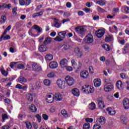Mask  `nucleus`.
I'll return each mask as SVG.
<instances>
[{
  "instance_id": "37998d69",
  "label": "nucleus",
  "mask_w": 129,
  "mask_h": 129,
  "mask_svg": "<svg viewBox=\"0 0 129 129\" xmlns=\"http://www.w3.org/2000/svg\"><path fill=\"white\" fill-rule=\"evenodd\" d=\"M84 89V87H83V88L82 89V90H83L84 92H86L88 94L89 93H92V92H93V91L92 90H91V91H90V90H89V91L87 89Z\"/></svg>"
},
{
  "instance_id": "423d86ee",
  "label": "nucleus",
  "mask_w": 129,
  "mask_h": 129,
  "mask_svg": "<svg viewBox=\"0 0 129 129\" xmlns=\"http://www.w3.org/2000/svg\"><path fill=\"white\" fill-rule=\"evenodd\" d=\"M74 52L76 54V56H77L78 58H82L83 53L82 52V51L80 50L79 48L76 47L74 50Z\"/></svg>"
},
{
  "instance_id": "dca6fc26",
  "label": "nucleus",
  "mask_w": 129,
  "mask_h": 129,
  "mask_svg": "<svg viewBox=\"0 0 129 129\" xmlns=\"http://www.w3.org/2000/svg\"><path fill=\"white\" fill-rule=\"evenodd\" d=\"M61 67H65L68 64V60L66 58H62L59 62Z\"/></svg>"
},
{
  "instance_id": "6e6552de",
  "label": "nucleus",
  "mask_w": 129,
  "mask_h": 129,
  "mask_svg": "<svg viewBox=\"0 0 129 129\" xmlns=\"http://www.w3.org/2000/svg\"><path fill=\"white\" fill-rule=\"evenodd\" d=\"M52 19L54 20H53V24L51 25L52 27H54L57 29H59V28L61 27V23H60V21H59V20L56 18H52Z\"/></svg>"
},
{
  "instance_id": "de8ad7c7",
  "label": "nucleus",
  "mask_w": 129,
  "mask_h": 129,
  "mask_svg": "<svg viewBox=\"0 0 129 129\" xmlns=\"http://www.w3.org/2000/svg\"><path fill=\"white\" fill-rule=\"evenodd\" d=\"M93 129H101V126L97 124H95L93 127Z\"/></svg>"
},
{
  "instance_id": "393cba45",
  "label": "nucleus",
  "mask_w": 129,
  "mask_h": 129,
  "mask_svg": "<svg viewBox=\"0 0 129 129\" xmlns=\"http://www.w3.org/2000/svg\"><path fill=\"white\" fill-rule=\"evenodd\" d=\"M39 50L40 52H46L47 51V47L44 45H42L39 47Z\"/></svg>"
},
{
  "instance_id": "49530a36",
  "label": "nucleus",
  "mask_w": 129,
  "mask_h": 129,
  "mask_svg": "<svg viewBox=\"0 0 129 129\" xmlns=\"http://www.w3.org/2000/svg\"><path fill=\"white\" fill-rule=\"evenodd\" d=\"M74 38L75 40H76V41H77L79 43H81V41H82V39L77 37V36L74 35Z\"/></svg>"
},
{
  "instance_id": "2f4dec72",
  "label": "nucleus",
  "mask_w": 129,
  "mask_h": 129,
  "mask_svg": "<svg viewBox=\"0 0 129 129\" xmlns=\"http://www.w3.org/2000/svg\"><path fill=\"white\" fill-rule=\"evenodd\" d=\"M128 50H129V44L126 43L124 47V51L123 52L125 53H127L128 52Z\"/></svg>"
},
{
  "instance_id": "69168bd1",
  "label": "nucleus",
  "mask_w": 129,
  "mask_h": 129,
  "mask_svg": "<svg viewBox=\"0 0 129 129\" xmlns=\"http://www.w3.org/2000/svg\"><path fill=\"white\" fill-rule=\"evenodd\" d=\"M89 71L90 73H91V74H93V68H92V67H89Z\"/></svg>"
},
{
  "instance_id": "6e6d98bb",
  "label": "nucleus",
  "mask_w": 129,
  "mask_h": 129,
  "mask_svg": "<svg viewBox=\"0 0 129 129\" xmlns=\"http://www.w3.org/2000/svg\"><path fill=\"white\" fill-rule=\"evenodd\" d=\"M19 4L20 6H25L26 2L24 0H19Z\"/></svg>"
},
{
  "instance_id": "c9c22d12",
  "label": "nucleus",
  "mask_w": 129,
  "mask_h": 129,
  "mask_svg": "<svg viewBox=\"0 0 129 129\" xmlns=\"http://www.w3.org/2000/svg\"><path fill=\"white\" fill-rule=\"evenodd\" d=\"M30 110L32 112H36V111H37V108L35 106V105H31Z\"/></svg>"
},
{
  "instance_id": "0e129e2a",
  "label": "nucleus",
  "mask_w": 129,
  "mask_h": 129,
  "mask_svg": "<svg viewBox=\"0 0 129 129\" xmlns=\"http://www.w3.org/2000/svg\"><path fill=\"white\" fill-rule=\"evenodd\" d=\"M23 86H22V85L20 84H18L16 86V88H18V89H22Z\"/></svg>"
},
{
  "instance_id": "a211bd4d",
  "label": "nucleus",
  "mask_w": 129,
  "mask_h": 129,
  "mask_svg": "<svg viewBox=\"0 0 129 129\" xmlns=\"http://www.w3.org/2000/svg\"><path fill=\"white\" fill-rule=\"evenodd\" d=\"M49 67L51 69H55L58 67V63L56 61H52L49 63Z\"/></svg>"
},
{
  "instance_id": "09e8293b",
  "label": "nucleus",
  "mask_w": 129,
  "mask_h": 129,
  "mask_svg": "<svg viewBox=\"0 0 129 129\" xmlns=\"http://www.w3.org/2000/svg\"><path fill=\"white\" fill-rule=\"evenodd\" d=\"M58 34H60V35L62 36L63 39L64 38H65V37H66V31H61L59 32Z\"/></svg>"
},
{
  "instance_id": "5701e85b",
  "label": "nucleus",
  "mask_w": 129,
  "mask_h": 129,
  "mask_svg": "<svg viewBox=\"0 0 129 129\" xmlns=\"http://www.w3.org/2000/svg\"><path fill=\"white\" fill-rule=\"evenodd\" d=\"M19 83H26L27 82V79L23 76H21L18 78Z\"/></svg>"
},
{
  "instance_id": "9d476101",
  "label": "nucleus",
  "mask_w": 129,
  "mask_h": 129,
  "mask_svg": "<svg viewBox=\"0 0 129 129\" xmlns=\"http://www.w3.org/2000/svg\"><path fill=\"white\" fill-rule=\"evenodd\" d=\"M80 75L82 78L86 79L88 77L89 74L87 71H82L80 74Z\"/></svg>"
},
{
  "instance_id": "4d7b16f0",
  "label": "nucleus",
  "mask_w": 129,
  "mask_h": 129,
  "mask_svg": "<svg viewBox=\"0 0 129 129\" xmlns=\"http://www.w3.org/2000/svg\"><path fill=\"white\" fill-rule=\"evenodd\" d=\"M71 62L73 67H76V66L77 65V63H76V61H75V60L72 59Z\"/></svg>"
},
{
  "instance_id": "2eb2a0df",
  "label": "nucleus",
  "mask_w": 129,
  "mask_h": 129,
  "mask_svg": "<svg viewBox=\"0 0 129 129\" xmlns=\"http://www.w3.org/2000/svg\"><path fill=\"white\" fill-rule=\"evenodd\" d=\"M31 65L34 71H41V67L39 66L37 63H32Z\"/></svg>"
},
{
  "instance_id": "774afa93",
  "label": "nucleus",
  "mask_w": 129,
  "mask_h": 129,
  "mask_svg": "<svg viewBox=\"0 0 129 129\" xmlns=\"http://www.w3.org/2000/svg\"><path fill=\"white\" fill-rule=\"evenodd\" d=\"M10 39H11V36H10V35H9L5 36L4 38V40H10Z\"/></svg>"
},
{
  "instance_id": "cd10ccee",
  "label": "nucleus",
  "mask_w": 129,
  "mask_h": 129,
  "mask_svg": "<svg viewBox=\"0 0 129 129\" xmlns=\"http://www.w3.org/2000/svg\"><path fill=\"white\" fill-rule=\"evenodd\" d=\"M7 21V16L2 15L1 16L0 23L1 24H5Z\"/></svg>"
},
{
  "instance_id": "3c124183",
  "label": "nucleus",
  "mask_w": 129,
  "mask_h": 129,
  "mask_svg": "<svg viewBox=\"0 0 129 129\" xmlns=\"http://www.w3.org/2000/svg\"><path fill=\"white\" fill-rule=\"evenodd\" d=\"M124 11L126 14H129V7L125 6L124 7Z\"/></svg>"
},
{
  "instance_id": "0eeeda50",
  "label": "nucleus",
  "mask_w": 129,
  "mask_h": 129,
  "mask_svg": "<svg viewBox=\"0 0 129 129\" xmlns=\"http://www.w3.org/2000/svg\"><path fill=\"white\" fill-rule=\"evenodd\" d=\"M56 84L60 89H64L65 88V82L62 81L60 79L57 80Z\"/></svg>"
},
{
  "instance_id": "ea45409f",
  "label": "nucleus",
  "mask_w": 129,
  "mask_h": 129,
  "mask_svg": "<svg viewBox=\"0 0 129 129\" xmlns=\"http://www.w3.org/2000/svg\"><path fill=\"white\" fill-rule=\"evenodd\" d=\"M96 4L99 5V6H104L105 5V2L103 0L98 1L96 2Z\"/></svg>"
},
{
  "instance_id": "f3484780",
  "label": "nucleus",
  "mask_w": 129,
  "mask_h": 129,
  "mask_svg": "<svg viewBox=\"0 0 129 129\" xmlns=\"http://www.w3.org/2000/svg\"><path fill=\"white\" fill-rule=\"evenodd\" d=\"M97 102H98V107L99 108H104L105 105H104L103 101L101 100V98H98Z\"/></svg>"
},
{
  "instance_id": "680f3d73",
  "label": "nucleus",
  "mask_w": 129,
  "mask_h": 129,
  "mask_svg": "<svg viewBox=\"0 0 129 129\" xmlns=\"http://www.w3.org/2000/svg\"><path fill=\"white\" fill-rule=\"evenodd\" d=\"M47 77H48L49 78H52V77H54V73H50V74H48L47 75Z\"/></svg>"
},
{
  "instance_id": "72a5a7b5",
  "label": "nucleus",
  "mask_w": 129,
  "mask_h": 129,
  "mask_svg": "<svg viewBox=\"0 0 129 129\" xmlns=\"http://www.w3.org/2000/svg\"><path fill=\"white\" fill-rule=\"evenodd\" d=\"M102 47L103 49L107 50V51L110 50V47H109V45L108 44H105L103 45Z\"/></svg>"
},
{
  "instance_id": "f704fd0d",
  "label": "nucleus",
  "mask_w": 129,
  "mask_h": 129,
  "mask_svg": "<svg viewBox=\"0 0 129 129\" xmlns=\"http://www.w3.org/2000/svg\"><path fill=\"white\" fill-rule=\"evenodd\" d=\"M43 83L46 86H50L51 84V81L49 80H44Z\"/></svg>"
},
{
  "instance_id": "7ed1b4c3",
  "label": "nucleus",
  "mask_w": 129,
  "mask_h": 129,
  "mask_svg": "<svg viewBox=\"0 0 129 129\" xmlns=\"http://www.w3.org/2000/svg\"><path fill=\"white\" fill-rule=\"evenodd\" d=\"M45 99L48 103H53L54 102V96L53 94H48L46 95Z\"/></svg>"
},
{
  "instance_id": "aec40b11",
  "label": "nucleus",
  "mask_w": 129,
  "mask_h": 129,
  "mask_svg": "<svg viewBox=\"0 0 129 129\" xmlns=\"http://www.w3.org/2000/svg\"><path fill=\"white\" fill-rule=\"evenodd\" d=\"M106 110L107 111H108V113L110 115H114V114L116 113V111L112 110V109L111 108V107L107 108Z\"/></svg>"
},
{
  "instance_id": "4be33fe9",
  "label": "nucleus",
  "mask_w": 129,
  "mask_h": 129,
  "mask_svg": "<svg viewBox=\"0 0 129 129\" xmlns=\"http://www.w3.org/2000/svg\"><path fill=\"white\" fill-rule=\"evenodd\" d=\"M94 85L95 87H99L101 85V82L98 80L95 79L94 80Z\"/></svg>"
},
{
  "instance_id": "39448f33",
  "label": "nucleus",
  "mask_w": 129,
  "mask_h": 129,
  "mask_svg": "<svg viewBox=\"0 0 129 129\" xmlns=\"http://www.w3.org/2000/svg\"><path fill=\"white\" fill-rule=\"evenodd\" d=\"M113 89V85L111 84H106L104 86V90L105 92H109Z\"/></svg>"
},
{
  "instance_id": "8fccbe9b",
  "label": "nucleus",
  "mask_w": 129,
  "mask_h": 129,
  "mask_svg": "<svg viewBox=\"0 0 129 129\" xmlns=\"http://www.w3.org/2000/svg\"><path fill=\"white\" fill-rule=\"evenodd\" d=\"M42 117L44 120H48V118H49V116L46 114H43Z\"/></svg>"
},
{
  "instance_id": "1a4fd4ad",
  "label": "nucleus",
  "mask_w": 129,
  "mask_h": 129,
  "mask_svg": "<svg viewBox=\"0 0 129 129\" xmlns=\"http://www.w3.org/2000/svg\"><path fill=\"white\" fill-rule=\"evenodd\" d=\"M105 118L103 116H100V117L98 118L97 120V122L100 125H104L105 124Z\"/></svg>"
},
{
  "instance_id": "a18cd8bd",
  "label": "nucleus",
  "mask_w": 129,
  "mask_h": 129,
  "mask_svg": "<svg viewBox=\"0 0 129 129\" xmlns=\"http://www.w3.org/2000/svg\"><path fill=\"white\" fill-rule=\"evenodd\" d=\"M4 9H7V4H2L0 5V10H3Z\"/></svg>"
},
{
  "instance_id": "6ab92c4d",
  "label": "nucleus",
  "mask_w": 129,
  "mask_h": 129,
  "mask_svg": "<svg viewBox=\"0 0 129 129\" xmlns=\"http://www.w3.org/2000/svg\"><path fill=\"white\" fill-rule=\"evenodd\" d=\"M73 94L75 95V96L78 97L80 95L79 89L75 88L73 89L72 91Z\"/></svg>"
},
{
  "instance_id": "f257e3e1",
  "label": "nucleus",
  "mask_w": 129,
  "mask_h": 129,
  "mask_svg": "<svg viewBox=\"0 0 129 129\" xmlns=\"http://www.w3.org/2000/svg\"><path fill=\"white\" fill-rule=\"evenodd\" d=\"M76 32L80 36H84L85 35V29L82 26H78L75 29Z\"/></svg>"
},
{
  "instance_id": "338daca9",
  "label": "nucleus",
  "mask_w": 129,
  "mask_h": 129,
  "mask_svg": "<svg viewBox=\"0 0 129 129\" xmlns=\"http://www.w3.org/2000/svg\"><path fill=\"white\" fill-rule=\"evenodd\" d=\"M25 67V66H24V64H19L17 67V68H18V69H23V68Z\"/></svg>"
},
{
  "instance_id": "7c9ffc66",
  "label": "nucleus",
  "mask_w": 129,
  "mask_h": 129,
  "mask_svg": "<svg viewBox=\"0 0 129 129\" xmlns=\"http://www.w3.org/2000/svg\"><path fill=\"white\" fill-rule=\"evenodd\" d=\"M89 108H90V109H91V110H93L96 108V105L94 102H92L89 105Z\"/></svg>"
},
{
  "instance_id": "4c0bfd02",
  "label": "nucleus",
  "mask_w": 129,
  "mask_h": 129,
  "mask_svg": "<svg viewBox=\"0 0 129 129\" xmlns=\"http://www.w3.org/2000/svg\"><path fill=\"white\" fill-rule=\"evenodd\" d=\"M83 128V129H89V128H90V124H89V123H88V122H87V123L84 124Z\"/></svg>"
},
{
  "instance_id": "c03bdc74",
  "label": "nucleus",
  "mask_w": 129,
  "mask_h": 129,
  "mask_svg": "<svg viewBox=\"0 0 129 129\" xmlns=\"http://www.w3.org/2000/svg\"><path fill=\"white\" fill-rule=\"evenodd\" d=\"M26 127L28 129H31L32 128V124L30 122H26Z\"/></svg>"
},
{
  "instance_id": "bf43d9fd",
  "label": "nucleus",
  "mask_w": 129,
  "mask_h": 129,
  "mask_svg": "<svg viewBox=\"0 0 129 129\" xmlns=\"http://www.w3.org/2000/svg\"><path fill=\"white\" fill-rule=\"evenodd\" d=\"M42 5H40L39 6H37V8L35 9L36 12H39L41 9L42 8Z\"/></svg>"
},
{
  "instance_id": "f8f14e48",
  "label": "nucleus",
  "mask_w": 129,
  "mask_h": 129,
  "mask_svg": "<svg viewBox=\"0 0 129 129\" xmlns=\"http://www.w3.org/2000/svg\"><path fill=\"white\" fill-rule=\"evenodd\" d=\"M116 86L119 90H122L123 89V84H122V82L120 80L116 82Z\"/></svg>"
},
{
  "instance_id": "13d9d810",
  "label": "nucleus",
  "mask_w": 129,
  "mask_h": 129,
  "mask_svg": "<svg viewBox=\"0 0 129 129\" xmlns=\"http://www.w3.org/2000/svg\"><path fill=\"white\" fill-rule=\"evenodd\" d=\"M23 117H24V114L23 113L19 114L18 116V118L19 119H21V120L23 119Z\"/></svg>"
},
{
  "instance_id": "58836bf2",
  "label": "nucleus",
  "mask_w": 129,
  "mask_h": 129,
  "mask_svg": "<svg viewBox=\"0 0 129 129\" xmlns=\"http://www.w3.org/2000/svg\"><path fill=\"white\" fill-rule=\"evenodd\" d=\"M9 119V117L8 116V114H3V116H2L3 122L6 121V120H7V119Z\"/></svg>"
},
{
  "instance_id": "20e7f679",
  "label": "nucleus",
  "mask_w": 129,
  "mask_h": 129,
  "mask_svg": "<svg viewBox=\"0 0 129 129\" xmlns=\"http://www.w3.org/2000/svg\"><path fill=\"white\" fill-rule=\"evenodd\" d=\"M65 81L69 86H72L74 84V79L70 76L66 77Z\"/></svg>"
},
{
  "instance_id": "473e14b6",
  "label": "nucleus",
  "mask_w": 129,
  "mask_h": 129,
  "mask_svg": "<svg viewBox=\"0 0 129 129\" xmlns=\"http://www.w3.org/2000/svg\"><path fill=\"white\" fill-rule=\"evenodd\" d=\"M61 113L64 117H68V114H67V111H66V110L63 109L61 111Z\"/></svg>"
},
{
  "instance_id": "412c9836",
  "label": "nucleus",
  "mask_w": 129,
  "mask_h": 129,
  "mask_svg": "<svg viewBox=\"0 0 129 129\" xmlns=\"http://www.w3.org/2000/svg\"><path fill=\"white\" fill-rule=\"evenodd\" d=\"M12 29V26L9 25L6 29L5 30L4 33L2 34L1 36V39H3L5 36H6L7 33H8V31H10Z\"/></svg>"
},
{
  "instance_id": "864d4df0",
  "label": "nucleus",
  "mask_w": 129,
  "mask_h": 129,
  "mask_svg": "<svg viewBox=\"0 0 129 129\" xmlns=\"http://www.w3.org/2000/svg\"><path fill=\"white\" fill-rule=\"evenodd\" d=\"M18 63H19V62H11L10 64V67H11V68H14V66H15V65H16V64H18Z\"/></svg>"
},
{
  "instance_id": "f03ea898",
  "label": "nucleus",
  "mask_w": 129,
  "mask_h": 129,
  "mask_svg": "<svg viewBox=\"0 0 129 129\" xmlns=\"http://www.w3.org/2000/svg\"><path fill=\"white\" fill-rule=\"evenodd\" d=\"M94 40L93 36L91 34H88L85 37V42L87 44H92Z\"/></svg>"
},
{
  "instance_id": "052dcab7",
  "label": "nucleus",
  "mask_w": 129,
  "mask_h": 129,
  "mask_svg": "<svg viewBox=\"0 0 129 129\" xmlns=\"http://www.w3.org/2000/svg\"><path fill=\"white\" fill-rule=\"evenodd\" d=\"M36 117L37 118L38 120V122H41V116H40V114H37L36 115Z\"/></svg>"
},
{
  "instance_id": "603ef678",
  "label": "nucleus",
  "mask_w": 129,
  "mask_h": 129,
  "mask_svg": "<svg viewBox=\"0 0 129 129\" xmlns=\"http://www.w3.org/2000/svg\"><path fill=\"white\" fill-rule=\"evenodd\" d=\"M63 17L64 18H69V17H70V13L69 12H64L63 13Z\"/></svg>"
},
{
  "instance_id": "79ce46f5",
  "label": "nucleus",
  "mask_w": 129,
  "mask_h": 129,
  "mask_svg": "<svg viewBox=\"0 0 129 129\" xmlns=\"http://www.w3.org/2000/svg\"><path fill=\"white\" fill-rule=\"evenodd\" d=\"M2 74H3V75H4V76H8V75L9 74V73L8 72H6V71L4 70H1Z\"/></svg>"
},
{
  "instance_id": "c756f323",
  "label": "nucleus",
  "mask_w": 129,
  "mask_h": 129,
  "mask_svg": "<svg viewBox=\"0 0 129 129\" xmlns=\"http://www.w3.org/2000/svg\"><path fill=\"white\" fill-rule=\"evenodd\" d=\"M64 39L60 34H58V36H56V38H54L55 41H58L59 42H61L62 40Z\"/></svg>"
},
{
  "instance_id": "bb28decb",
  "label": "nucleus",
  "mask_w": 129,
  "mask_h": 129,
  "mask_svg": "<svg viewBox=\"0 0 129 129\" xmlns=\"http://www.w3.org/2000/svg\"><path fill=\"white\" fill-rule=\"evenodd\" d=\"M26 99L28 101H33V96L32 95V94H26Z\"/></svg>"
},
{
  "instance_id": "e433bc0d",
  "label": "nucleus",
  "mask_w": 129,
  "mask_h": 129,
  "mask_svg": "<svg viewBox=\"0 0 129 129\" xmlns=\"http://www.w3.org/2000/svg\"><path fill=\"white\" fill-rule=\"evenodd\" d=\"M33 28H34V30H36V31H37V32L38 33H41V28H40V27H39V26H38L37 25H34L33 26Z\"/></svg>"
},
{
  "instance_id": "a878e982",
  "label": "nucleus",
  "mask_w": 129,
  "mask_h": 129,
  "mask_svg": "<svg viewBox=\"0 0 129 129\" xmlns=\"http://www.w3.org/2000/svg\"><path fill=\"white\" fill-rule=\"evenodd\" d=\"M45 59L46 61H51L53 60V55L51 54H48L45 56Z\"/></svg>"
},
{
  "instance_id": "a19ab883",
  "label": "nucleus",
  "mask_w": 129,
  "mask_h": 129,
  "mask_svg": "<svg viewBox=\"0 0 129 129\" xmlns=\"http://www.w3.org/2000/svg\"><path fill=\"white\" fill-rule=\"evenodd\" d=\"M70 48V46L69 45H65L62 50V51H67V50H69Z\"/></svg>"
},
{
  "instance_id": "4468645a",
  "label": "nucleus",
  "mask_w": 129,
  "mask_h": 129,
  "mask_svg": "<svg viewBox=\"0 0 129 129\" xmlns=\"http://www.w3.org/2000/svg\"><path fill=\"white\" fill-rule=\"evenodd\" d=\"M55 99L56 101H61L63 99V96L60 93H56L54 95Z\"/></svg>"
},
{
  "instance_id": "5fc2aeb1",
  "label": "nucleus",
  "mask_w": 129,
  "mask_h": 129,
  "mask_svg": "<svg viewBox=\"0 0 129 129\" xmlns=\"http://www.w3.org/2000/svg\"><path fill=\"white\" fill-rule=\"evenodd\" d=\"M85 120L87 122H92L93 119L92 118H86Z\"/></svg>"
},
{
  "instance_id": "c85d7f7f",
  "label": "nucleus",
  "mask_w": 129,
  "mask_h": 129,
  "mask_svg": "<svg viewBox=\"0 0 129 129\" xmlns=\"http://www.w3.org/2000/svg\"><path fill=\"white\" fill-rule=\"evenodd\" d=\"M120 121L123 124H126V118H125L124 116H121Z\"/></svg>"
},
{
  "instance_id": "b1692460",
  "label": "nucleus",
  "mask_w": 129,
  "mask_h": 129,
  "mask_svg": "<svg viewBox=\"0 0 129 129\" xmlns=\"http://www.w3.org/2000/svg\"><path fill=\"white\" fill-rule=\"evenodd\" d=\"M112 40H113L112 37L108 35H106L105 38V42H107V43H110V42H112Z\"/></svg>"
},
{
  "instance_id": "ddd939ff",
  "label": "nucleus",
  "mask_w": 129,
  "mask_h": 129,
  "mask_svg": "<svg viewBox=\"0 0 129 129\" xmlns=\"http://www.w3.org/2000/svg\"><path fill=\"white\" fill-rule=\"evenodd\" d=\"M123 107L125 109H128L129 108V100L127 98H124L123 100Z\"/></svg>"
},
{
  "instance_id": "e2e57ef3",
  "label": "nucleus",
  "mask_w": 129,
  "mask_h": 129,
  "mask_svg": "<svg viewBox=\"0 0 129 129\" xmlns=\"http://www.w3.org/2000/svg\"><path fill=\"white\" fill-rule=\"evenodd\" d=\"M29 34L30 36H34V33H33V28H31L29 31Z\"/></svg>"
},
{
  "instance_id": "9b49d317",
  "label": "nucleus",
  "mask_w": 129,
  "mask_h": 129,
  "mask_svg": "<svg viewBox=\"0 0 129 129\" xmlns=\"http://www.w3.org/2000/svg\"><path fill=\"white\" fill-rule=\"evenodd\" d=\"M103 35H104V31L102 29H99L96 32V36L98 38H102V37L103 36Z\"/></svg>"
}]
</instances>
